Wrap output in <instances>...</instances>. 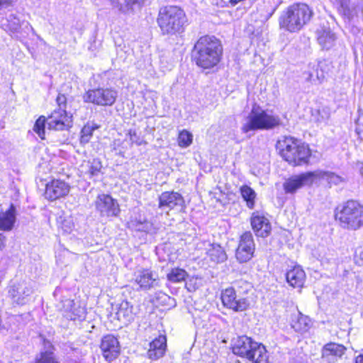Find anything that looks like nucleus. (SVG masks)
<instances>
[{
	"mask_svg": "<svg viewBox=\"0 0 363 363\" xmlns=\"http://www.w3.org/2000/svg\"><path fill=\"white\" fill-rule=\"evenodd\" d=\"M33 284L22 281L13 283L9 289V294L13 303L18 305H24L30 299V295L33 293Z\"/></svg>",
	"mask_w": 363,
	"mask_h": 363,
	"instance_id": "nucleus-12",
	"label": "nucleus"
},
{
	"mask_svg": "<svg viewBox=\"0 0 363 363\" xmlns=\"http://www.w3.org/2000/svg\"><path fill=\"white\" fill-rule=\"evenodd\" d=\"M177 141L180 147H188L193 142V135L189 131L183 130L179 132Z\"/></svg>",
	"mask_w": 363,
	"mask_h": 363,
	"instance_id": "nucleus-40",
	"label": "nucleus"
},
{
	"mask_svg": "<svg viewBox=\"0 0 363 363\" xmlns=\"http://www.w3.org/2000/svg\"><path fill=\"white\" fill-rule=\"evenodd\" d=\"M202 245L206 250V254L211 262L215 264L223 263L227 260L228 256L225 250L218 244L203 241Z\"/></svg>",
	"mask_w": 363,
	"mask_h": 363,
	"instance_id": "nucleus-22",
	"label": "nucleus"
},
{
	"mask_svg": "<svg viewBox=\"0 0 363 363\" xmlns=\"http://www.w3.org/2000/svg\"><path fill=\"white\" fill-rule=\"evenodd\" d=\"M221 300L223 306L235 312H242L250 308L249 296L236 293L235 288H227L222 291Z\"/></svg>",
	"mask_w": 363,
	"mask_h": 363,
	"instance_id": "nucleus-8",
	"label": "nucleus"
},
{
	"mask_svg": "<svg viewBox=\"0 0 363 363\" xmlns=\"http://www.w3.org/2000/svg\"><path fill=\"white\" fill-rule=\"evenodd\" d=\"M57 103L59 106V108H63L65 107L66 97L63 94H59L57 97Z\"/></svg>",
	"mask_w": 363,
	"mask_h": 363,
	"instance_id": "nucleus-47",
	"label": "nucleus"
},
{
	"mask_svg": "<svg viewBox=\"0 0 363 363\" xmlns=\"http://www.w3.org/2000/svg\"><path fill=\"white\" fill-rule=\"evenodd\" d=\"M101 349L104 358L111 362L115 359L120 352L119 342L116 337L112 335L104 336L101 342Z\"/></svg>",
	"mask_w": 363,
	"mask_h": 363,
	"instance_id": "nucleus-19",
	"label": "nucleus"
},
{
	"mask_svg": "<svg viewBox=\"0 0 363 363\" xmlns=\"http://www.w3.org/2000/svg\"><path fill=\"white\" fill-rule=\"evenodd\" d=\"M197 247H198V248H199V249L202 247H200V246H199V244H198Z\"/></svg>",
	"mask_w": 363,
	"mask_h": 363,
	"instance_id": "nucleus-54",
	"label": "nucleus"
},
{
	"mask_svg": "<svg viewBox=\"0 0 363 363\" xmlns=\"http://www.w3.org/2000/svg\"><path fill=\"white\" fill-rule=\"evenodd\" d=\"M359 172L360 175L362 176V177L363 178V163L359 164Z\"/></svg>",
	"mask_w": 363,
	"mask_h": 363,
	"instance_id": "nucleus-51",
	"label": "nucleus"
},
{
	"mask_svg": "<svg viewBox=\"0 0 363 363\" xmlns=\"http://www.w3.org/2000/svg\"><path fill=\"white\" fill-rule=\"evenodd\" d=\"M281 121L278 115L272 111L264 110L258 106H254L242 125L241 130L244 133L257 130H271L279 126Z\"/></svg>",
	"mask_w": 363,
	"mask_h": 363,
	"instance_id": "nucleus-2",
	"label": "nucleus"
},
{
	"mask_svg": "<svg viewBox=\"0 0 363 363\" xmlns=\"http://www.w3.org/2000/svg\"><path fill=\"white\" fill-rule=\"evenodd\" d=\"M63 307L67 313L65 316L70 320L81 319L84 318V309L81 307H75L73 300L67 299L63 303Z\"/></svg>",
	"mask_w": 363,
	"mask_h": 363,
	"instance_id": "nucleus-32",
	"label": "nucleus"
},
{
	"mask_svg": "<svg viewBox=\"0 0 363 363\" xmlns=\"http://www.w3.org/2000/svg\"><path fill=\"white\" fill-rule=\"evenodd\" d=\"M46 123V119L44 116H40L35 121L34 126H33V130L35 133L38 134V135L41 138H45V127Z\"/></svg>",
	"mask_w": 363,
	"mask_h": 363,
	"instance_id": "nucleus-43",
	"label": "nucleus"
},
{
	"mask_svg": "<svg viewBox=\"0 0 363 363\" xmlns=\"http://www.w3.org/2000/svg\"><path fill=\"white\" fill-rule=\"evenodd\" d=\"M47 123L50 130H67L72 126V116L64 108H58L49 116Z\"/></svg>",
	"mask_w": 363,
	"mask_h": 363,
	"instance_id": "nucleus-15",
	"label": "nucleus"
},
{
	"mask_svg": "<svg viewBox=\"0 0 363 363\" xmlns=\"http://www.w3.org/2000/svg\"><path fill=\"white\" fill-rule=\"evenodd\" d=\"M303 77L308 82H315L323 77V74H319L318 65L315 63H311L308 65V70L303 73Z\"/></svg>",
	"mask_w": 363,
	"mask_h": 363,
	"instance_id": "nucleus-37",
	"label": "nucleus"
},
{
	"mask_svg": "<svg viewBox=\"0 0 363 363\" xmlns=\"http://www.w3.org/2000/svg\"><path fill=\"white\" fill-rule=\"evenodd\" d=\"M306 278L305 272L299 267H294L287 272L286 279L287 282L294 288H301L303 286Z\"/></svg>",
	"mask_w": 363,
	"mask_h": 363,
	"instance_id": "nucleus-28",
	"label": "nucleus"
},
{
	"mask_svg": "<svg viewBox=\"0 0 363 363\" xmlns=\"http://www.w3.org/2000/svg\"><path fill=\"white\" fill-rule=\"evenodd\" d=\"M318 44L323 49L329 50L333 48L337 40L336 35L327 26H322L316 30Z\"/></svg>",
	"mask_w": 363,
	"mask_h": 363,
	"instance_id": "nucleus-23",
	"label": "nucleus"
},
{
	"mask_svg": "<svg viewBox=\"0 0 363 363\" xmlns=\"http://www.w3.org/2000/svg\"><path fill=\"white\" fill-rule=\"evenodd\" d=\"M312 254L320 262L322 265L328 264L333 259L331 252L324 246H318L313 251Z\"/></svg>",
	"mask_w": 363,
	"mask_h": 363,
	"instance_id": "nucleus-36",
	"label": "nucleus"
},
{
	"mask_svg": "<svg viewBox=\"0 0 363 363\" xmlns=\"http://www.w3.org/2000/svg\"><path fill=\"white\" fill-rule=\"evenodd\" d=\"M356 128L355 131L358 135L363 133V113H359L358 118L356 120Z\"/></svg>",
	"mask_w": 363,
	"mask_h": 363,
	"instance_id": "nucleus-46",
	"label": "nucleus"
},
{
	"mask_svg": "<svg viewBox=\"0 0 363 363\" xmlns=\"http://www.w3.org/2000/svg\"><path fill=\"white\" fill-rule=\"evenodd\" d=\"M16 220V208L13 204H11L8 210L0 213V230L4 231L11 230Z\"/></svg>",
	"mask_w": 363,
	"mask_h": 363,
	"instance_id": "nucleus-24",
	"label": "nucleus"
},
{
	"mask_svg": "<svg viewBox=\"0 0 363 363\" xmlns=\"http://www.w3.org/2000/svg\"><path fill=\"white\" fill-rule=\"evenodd\" d=\"M345 347L335 342H329L322 349V359L328 363L337 362L345 354Z\"/></svg>",
	"mask_w": 363,
	"mask_h": 363,
	"instance_id": "nucleus-21",
	"label": "nucleus"
},
{
	"mask_svg": "<svg viewBox=\"0 0 363 363\" xmlns=\"http://www.w3.org/2000/svg\"><path fill=\"white\" fill-rule=\"evenodd\" d=\"M159 208L166 211H183L185 208V201L181 194L176 191H164L159 196Z\"/></svg>",
	"mask_w": 363,
	"mask_h": 363,
	"instance_id": "nucleus-13",
	"label": "nucleus"
},
{
	"mask_svg": "<svg viewBox=\"0 0 363 363\" xmlns=\"http://www.w3.org/2000/svg\"><path fill=\"white\" fill-rule=\"evenodd\" d=\"M231 288H235L237 294L248 296V293L252 290V285L249 281L240 279L235 281L234 286Z\"/></svg>",
	"mask_w": 363,
	"mask_h": 363,
	"instance_id": "nucleus-38",
	"label": "nucleus"
},
{
	"mask_svg": "<svg viewBox=\"0 0 363 363\" xmlns=\"http://www.w3.org/2000/svg\"><path fill=\"white\" fill-rule=\"evenodd\" d=\"M358 257H359V260L361 261V262L363 264V250L359 252Z\"/></svg>",
	"mask_w": 363,
	"mask_h": 363,
	"instance_id": "nucleus-52",
	"label": "nucleus"
},
{
	"mask_svg": "<svg viewBox=\"0 0 363 363\" xmlns=\"http://www.w3.org/2000/svg\"><path fill=\"white\" fill-rule=\"evenodd\" d=\"M355 363H363V354L357 357Z\"/></svg>",
	"mask_w": 363,
	"mask_h": 363,
	"instance_id": "nucleus-50",
	"label": "nucleus"
},
{
	"mask_svg": "<svg viewBox=\"0 0 363 363\" xmlns=\"http://www.w3.org/2000/svg\"><path fill=\"white\" fill-rule=\"evenodd\" d=\"M251 225L258 237L266 238L271 231V224L267 218L259 212H254L251 216Z\"/></svg>",
	"mask_w": 363,
	"mask_h": 363,
	"instance_id": "nucleus-20",
	"label": "nucleus"
},
{
	"mask_svg": "<svg viewBox=\"0 0 363 363\" xmlns=\"http://www.w3.org/2000/svg\"><path fill=\"white\" fill-rule=\"evenodd\" d=\"M315 173L318 174V177H315V182L320 179H325L329 184L334 185H339L347 182L345 177L338 175L332 172L315 170Z\"/></svg>",
	"mask_w": 363,
	"mask_h": 363,
	"instance_id": "nucleus-33",
	"label": "nucleus"
},
{
	"mask_svg": "<svg viewBox=\"0 0 363 363\" xmlns=\"http://www.w3.org/2000/svg\"><path fill=\"white\" fill-rule=\"evenodd\" d=\"M312 11L306 4H294L282 13L279 26L286 31H299L312 16Z\"/></svg>",
	"mask_w": 363,
	"mask_h": 363,
	"instance_id": "nucleus-4",
	"label": "nucleus"
},
{
	"mask_svg": "<svg viewBox=\"0 0 363 363\" xmlns=\"http://www.w3.org/2000/svg\"><path fill=\"white\" fill-rule=\"evenodd\" d=\"M147 224H148V223H145V224H144L143 228H141L140 230H144V231H147V228H146V225H147Z\"/></svg>",
	"mask_w": 363,
	"mask_h": 363,
	"instance_id": "nucleus-53",
	"label": "nucleus"
},
{
	"mask_svg": "<svg viewBox=\"0 0 363 363\" xmlns=\"http://www.w3.org/2000/svg\"><path fill=\"white\" fill-rule=\"evenodd\" d=\"M58 228H60L65 233H70L75 227L74 219L72 216L61 215L57 218Z\"/></svg>",
	"mask_w": 363,
	"mask_h": 363,
	"instance_id": "nucleus-35",
	"label": "nucleus"
},
{
	"mask_svg": "<svg viewBox=\"0 0 363 363\" xmlns=\"http://www.w3.org/2000/svg\"><path fill=\"white\" fill-rule=\"evenodd\" d=\"M5 235L2 233H0V250H1L5 246Z\"/></svg>",
	"mask_w": 363,
	"mask_h": 363,
	"instance_id": "nucleus-49",
	"label": "nucleus"
},
{
	"mask_svg": "<svg viewBox=\"0 0 363 363\" xmlns=\"http://www.w3.org/2000/svg\"><path fill=\"white\" fill-rule=\"evenodd\" d=\"M70 191L69 184L61 179H53L46 184L45 196L50 201H55L67 196Z\"/></svg>",
	"mask_w": 363,
	"mask_h": 363,
	"instance_id": "nucleus-16",
	"label": "nucleus"
},
{
	"mask_svg": "<svg viewBox=\"0 0 363 363\" xmlns=\"http://www.w3.org/2000/svg\"><path fill=\"white\" fill-rule=\"evenodd\" d=\"M240 192L242 198L246 202V206L250 209L254 208L257 196L255 191L250 186L243 185L240 188Z\"/></svg>",
	"mask_w": 363,
	"mask_h": 363,
	"instance_id": "nucleus-34",
	"label": "nucleus"
},
{
	"mask_svg": "<svg viewBox=\"0 0 363 363\" xmlns=\"http://www.w3.org/2000/svg\"><path fill=\"white\" fill-rule=\"evenodd\" d=\"M102 165L99 160H93L91 162H84L80 167V172L87 176L89 179H96L102 174Z\"/></svg>",
	"mask_w": 363,
	"mask_h": 363,
	"instance_id": "nucleus-27",
	"label": "nucleus"
},
{
	"mask_svg": "<svg viewBox=\"0 0 363 363\" xmlns=\"http://www.w3.org/2000/svg\"><path fill=\"white\" fill-rule=\"evenodd\" d=\"M223 53L220 41L213 35L201 36L195 43L192 58L203 69H210L218 64Z\"/></svg>",
	"mask_w": 363,
	"mask_h": 363,
	"instance_id": "nucleus-1",
	"label": "nucleus"
},
{
	"mask_svg": "<svg viewBox=\"0 0 363 363\" xmlns=\"http://www.w3.org/2000/svg\"><path fill=\"white\" fill-rule=\"evenodd\" d=\"M118 97V91L113 88H97L89 89L83 95V100L86 103L101 106H112Z\"/></svg>",
	"mask_w": 363,
	"mask_h": 363,
	"instance_id": "nucleus-7",
	"label": "nucleus"
},
{
	"mask_svg": "<svg viewBox=\"0 0 363 363\" xmlns=\"http://www.w3.org/2000/svg\"><path fill=\"white\" fill-rule=\"evenodd\" d=\"M351 0H339V4L345 14H350L351 11L350 7Z\"/></svg>",
	"mask_w": 363,
	"mask_h": 363,
	"instance_id": "nucleus-45",
	"label": "nucleus"
},
{
	"mask_svg": "<svg viewBox=\"0 0 363 363\" xmlns=\"http://www.w3.org/2000/svg\"><path fill=\"white\" fill-rule=\"evenodd\" d=\"M186 276L185 270L179 268H175L167 274V279L172 282H180L184 280Z\"/></svg>",
	"mask_w": 363,
	"mask_h": 363,
	"instance_id": "nucleus-41",
	"label": "nucleus"
},
{
	"mask_svg": "<svg viewBox=\"0 0 363 363\" xmlns=\"http://www.w3.org/2000/svg\"><path fill=\"white\" fill-rule=\"evenodd\" d=\"M116 315L119 320L130 323L134 320L135 312L133 306L127 301H123L117 305Z\"/></svg>",
	"mask_w": 363,
	"mask_h": 363,
	"instance_id": "nucleus-25",
	"label": "nucleus"
},
{
	"mask_svg": "<svg viewBox=\"0 0 363 363\" xmlns=\"http://www.w3.org/2000/svg\"><path fill=\"white\" fill-rule=\"evenodd\" d=\"M281 157L289 164L298 166L308 162L311 150L307 145L292 137H284L278 142Z\"/></svg>",
	"mask_w": 363,
	"mask_h": 363,
	"instance_id": "nucleus-5",
	"label": "nucleus"
},
{
	"mask_svg": "<svg viewBox=\"0 0 363 363\" xmlns=\"http://www.w3.org/2000/svg\"><path fill=\"white\" fill-rule=\"evenodd\" d=\"M167 350V337L164 334H160L149 343L147 356L148 359L156 361L164 356Z\"/></svg>",
	"mask_w": 363,
	"mask_h": 363,
	"instance_id": "nucleus-17",
	"label": "nucleus"
},
{
	"mask_svg": "<svg viewBox=\"0 0 363 363\" xmlns=\"http://www.w3.org/2000/svg\"><path fill=\"white\" fill-rule=\"evenodd\" d=\"M255 252V242L250 232L244 233L240 240L236 250L235 257L240 263L248 262L253 257Z\"/></svg>",
	"mask_w": 363,
	"mask_h": 363,
	"instance_id": "nucleus-14",
	"label": "nucleus"
},
{
	"mask_svg": "<svg viewBox=\"0 0 363 363\" xmlns=\"http://www.w3.org/2000/svg\"><path fill=\"white\" fill-rule=\"evenodd\" d=\"M335 219L342 228L356 230L363 226V206L355 201H348L335 213Z\"/></svg>",
	"mask_w": 363,
	"mask_h": 363,
	"instance_id": "nucleus-6",
	"label": "nucleus"
},
{
	"mask_svg": "<svg viewBox=\"0 0 363 363\" xmlns=\"http://www.w3.org/2000/svg\"><path fill=\"white\" fill-rule=\"evenodd\" d=\"M291 325L295 331L303 333L311 328V320L298 311L296 314L293 315Z\"/></svg>",
	"mask_w": 363,
	"mask_h": 363,
	"instance_id": "nucleus-30",
	"label": "nucleus"
},
{
	"mask_svg": "<svg viewBox=\"0 0 363 363\" xmlns=\"http://www.w3.org/2000/svg\"><path fill=\"white\" fill-rule=\"evenodd\" d=\"M315 177H318V174L315 171L291 176L284 182V189L286 194H294L304 186H312L316 182Z\"/></svg>",
	"mask_w": 363,
	"mask_h": 363,
	"instance_id": "nucleus-10",
	"label": "nucleus"
},
{
	"mask_svg": "<svg viewBox=\"0 0 363 363\" xmlns=\"http://www.w3.org/2000/svg\"><path fill=\"white\" fill-rule=\"evenodd\" d=\"M145 0H110L112 6L123 13L133 10L134 6L140 8Z\"/></svg>",
	"mask_w": 363,
	"mask_h": 363,
	"instance_id": "nucleus-31",
	"label": "nucleus"
},
{
	"mask_svg": "<svg viewBox=\"0 0 363 363\" xmlns=\"http://www.w3.org/2000/svg\"><path fill=\"white\" fill-rule=\"evenodd\" d=\"M35 363H60L56 355L50 351L40 352L35 357Z\"/></svg>",
	"mask_w": 363,
	"mask_h": 363,
	"instance_id": "nucleus-39",
	"label": "nucleus"
},
{
	"mask_svg": "<svg viewBox=\"0 0 363 363\" xmlns=\"http://www.w3.org/2000/svg\"><path fill=\"white\" fill-rule=\"evenodd\" d=\"M16 0H0V9L11 6Z\"/></svg>",
	"mask_w": 363,
	"mask_h": 363,
	"instance_id": "nucleus-48",
	"label": "nucleus"
},
{
	"mask_svg": "<svg viewBox=\"0 0 363 363\" xmlns=\"http://www.w3.org/2000/svg\"><path fill=\"white\" fill-rule=\"evenodd\" d=\"M95 129L96 127L91 125H85L81 130L80 143L83 145L88 143L90 141L93 132Z\"/></svg>",
	"mask_w": 363,
	"mask_h": 363,
	"instance_id": "nucleus-42",
	"label": "nucleus"
},
{
	"mask_svg": "<svg viewBox=\"0 0 363 363\" xmlns=\"http://www.w3.org/2000/svg\"><path fill=\"white\" fill-rule=\"evenodd\" d=\"M94 203L96 210L101 217H117L121 212L118 201L109 194H99Z\"/></svg>",
	"mask_w": 363,
	"mask_h": 363,
	"instance_id": "nucleus-9",
	"label": "nucleus"
},
{
	"mask_svg": "<svg viewBox=\"0 0 363 363\" xmlns=\"http://www.w3.org/2000/svg\"><path fill=\"white\" fill-rule=\"evenodd\" d=\"M255 342L256 341L246 335L238 336L233 341V352L238 356L248 359L251 357L250 353Z\"/></svg>",
	"mask_w": 363,
	"mask_h": 363,
	"instance_id": "nucleus-18",
	"label": "nucleus"
},
{
	"mask_svg": "<svg viewBox=\"0 0 363 363\" xmlns=\"http://www.w3.org/2000/svg\"><path fill=\"white\" fill-rule=\"evenodd\" d=\"M9 30L16 37H18L23 31L28 30L30 25L28 21H21L13 14L9 16L7 18V24L6 25Z\"/></svg>",
	"mask_w": 363,
	"mask_h": 363,
	"instance_id": "nucleus-26",
	"label": "nucleus"
},
{
	"mask_svg": "<svg viewBox=\"0 0 363 363\" xmlns=\"http://www.w3.org/2000/svg\"><path fill=\"white\" fill-rule=\"evenodd\" d=\"M127 136L129 137L132 144H135L139 146L145 143L144 140L137 133V131L135 129L129 130Z\"/></svg>",
	"mask_w": 363,
	"mask_h": 363,
	"instance_id": "nucleus-44",
	"label": "nucleus"
},
{
	"mask_svg": "<svg viewBox=\"0 0 363 363\" xmlns=\"http://www.w3.org/2000/svg\"><path fill=\"white\" fill-rule=\"evenodd\" d=\"M157 22L162 35H176L183 32L186 22L184 11L176 6L162 7Z\"/></svg>",
	"mask_w": 363,
	"mask_h": 363,
	"instance_id": "nucleus-3",
	"label": "nucleus"
},
{
	"mask_svg": "<svg viewBox=\"0 0 363 363\" xmlns=\"http://www.w3.org/2000/svg\"><path fill=\"white\" fill-rule=\"evenodd\" d=\"M133 280L142 291H149L160 287V281L157 273L150 269L140 268L134 273Z\"/></svg>",
	"mask_w": 363,
	"mask_h": 363,
	"instance_id": "nucleus-11",
	"label": "nucleus"
},
{
	"mask_svg": "<svg viewBox=\"0 0 363 363\" xmlns=\"http://www.w3.org/2000/svg\"><path fill=\"white\" fill-rule=\"evenodd\" d=\"M251 357H248V360L254 363H267L269 360V354L265 346L258 342L254 343Z\"/></svg>",
	"mask_w": 363,
	"mask_h": 363,
	"instance_id": "nucleus-29",
	"label": "nucleus"
}]
</instances>
